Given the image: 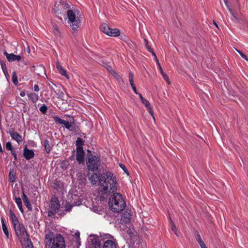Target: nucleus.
Wrapping results in <instances>:
<instances>
[{
    "label": "nucleus",
    "mask_w": 248,
    "mask_h": 248,
    "mask_svg": "<svg viewBox=\"0 0 248 248\" xmlns=\"http://www.w3.org/2000/svg\"><path fill=\"white\" fill-rule=\"evenodd\" d=\"M91 183L93 185H96L99 182L101 186L100 189V199L102 200L106 199L108 195L113 193L117 189L116 177L110 172H103L100 175L94 173L89 178Z\"/></svg>",
    "instance_id": "f257e3e1"
},
{
    "label": "nucleus",
    "mask_w": 248,
    "mask_h": 248,
    "mask_svg": "<svg viewBox=\"0 0 248 248\" xmlns=\"http://www.w3.org/2000/svg\"><path fill=\"white\" fill-rule=\"evenodd\" d=\"M46 248H65L64 237L60 234L49 232L46 234Z\"/></svg>",
    "instance_id": "f03ea898"
},
{
    "label": "nucleus",
    "mask_w": 248,
    "mask_h": 248,
    "mask_svg": "<svg viewBox=\"0 0 248 248\" xmlns=\"http://www.w3.org/2000/svg\"><path fill=\"white\" fill-rule=\"evenodd\" d=\"M108 204L111 210L116 213L123 211L126 205L122 195L118 193H114L110 197Z\"/></svg>",
    "instance_id": "7ed1b4c3"
},
{
    "label": "nucleus",
    "mask_w": 248,
    "mask_h": 248,
    "mask_svg": "<svg viewBox=\"0 0 248 248\" xmlns=\"http://www.w3.org/2000/svg\"><path fill=\"white\" fill-rule=\"evenodd\" d=\"M16 234L20 242L22 240L28 241L29 240V235L22 223H18L13 225Z\"/></svg>",
    "instance_id": "20e7f679"
},
{
    "label": "nucleus",
    "mask_w": 248,
    "mask_h": 248,
    "mask_svg": "<svg viewBox=\"0 0 248 248\" xmlns=\"http://www.w3.org/2000/svg\"><path fill=\"white\" fill-rule=\"evenodd\" d=\"M86 164L89 170L92 171H97L101 164L99 157L95 155H91L88 157Z\"/></svg>",
    "instance_id": "39448f33"
},
{
    "label": "nucleus",
    "mask_w": 248,
    "mask_h": 248,
    "mask_svg": "<svg viewBox=\"0 0 248 248\" xmlns=\"http://www.w3.org/2000/svg\"><path fill=\"white\" fill-rule=\"evenodd\" d=\"M60 208V202L57 197H53L49 204L48 216L52 217L55 215Z\"/></svg>",
    "instance_id": "423d86ee"
},
{
    "label": "nucleus",
    "mask_w": 248,
    "mask_h": 248,
    "mask_svg": "<svg viewBox=\"0 0 248 248\" xmlns=\"http://www.w3.org/2000/svg\"><path fill=\"white\" fill-rule=\"evenodd\" d=\"M101 244L96 241L94 248H100ZM102 248H117L116 244L113 241L108 240L104 242Z\"/></svg>",
    "instance_id": "0eeeda50"
},
{
    "label": "nucleus",
    "mask_w": 248,
    "mask_h": 248,
    "mask_svg": "<svg viewBox=\"0 0 248 248\" xmlns=\"http://www.w3.org/2000/svg\"><path fill=\"white\" fill-rule=\"evenodd\" d=\"M4 55L6 56L7 60L10 62L15 61H19L22 58L20 55H16L14 53L9 54L6 51L4 52Z\"/></svg>",
    "instance_id": "6e6552de"
},
{
    "label": "nucleus",
    "mask_w": 248,
    "mask_h": 248,
    "mask_svg": "<svg viewBox=\"0 0 248 248\" xmlns=\"http://www.w3.org/2000/svg\"><path fill=\"white\" fill-rule=\"evenodd\" d=\"M12 139L15 140L19 144H21L23 141L22 136L16 132L12 129L9 132Z\"/></svg>",
    "instance_id": "1a4fd4ad"
},
{
    "label": "nucleus",
    "mask_w": 248,
    "mask_h": 248,
    "mask_svg": "<svg viewBox=\"0 0 248 248\" xmlns=\"http://www.w3.org/2000/svg\"><path fill=\"white\" fill-rule=\"evenodd\" d=\"M23 156L27 160H30L34 156V153L32 150H30L27 148V145L23 150Z\"/></svg>",
    "instance_id": "9d476101"
},
{
    "label": "nucleus",
    "mask_w": 248,
    "mask_h": 248,
    "mask_svg": "<svg viewBox=\"0 0 248 248\" xmlns=\"http://www.w3.org/2000/svg\"><path fill=\"white\" fill-rule=\"evenodd\" d=\"M85 152L83 149L77 150L76 159L80 164L84 162Z\"/></svg>",
    "instance_id": "9b49d317"
},
{
    "label": "nucleus",
    "mask_w": 248,
    "mask_h": 248,
    "mask_svg": "<svg viewBox=\"0 0 248 248\" xmlns=\"http://www.w3.org/2000/svg\"><path fill=\"white\" fill-rule=\"evenodd\" d=\"M56 68L62 76L65 77L67 79L69 78V76L67 74L66 70L62 68V66L58 61L56 62Z\"/></svg>",
    "instance_id": "f8f14e48"
},
{
    "label": "nucleus",
    "mask_w": 248,
    "mask_h": 248,
    "mask_svg": "<svg viewBox=\"0 0 248 248\" xmlns=\"http://www.w3.org/2000/svg\"><path fill=\"white\" fill-rule=\"evenodd\" d=\"M23 202H24L25 205L28 209L29 211L32 210V206L30 203V200H29L27 195L23 192V197H22Z\"/></svg>",
    "instance_id": "ddd939ff"
},
{
    "label": "nucleus",
    "mask_w": 248,
    "mask_h": 248,
    "mask_svg": "<svg viewBox=\"0 0 248 248\" xmlns=\"http://www.w3.org/2000/svg\"><path fill=\"white\" fill-rule=\"evenodd\" d=\"M67 15L69 20V21L74 22V21L77 20V19L76 18V14L75 13L71 10H68L67 11Z\"/></svg>",
    "instance_id": "4468645a"
},
{
    "label": "nucleus",
    "mask_w": 248,
    "mask_h": 248,
    "mask_svg": "<svg viewBox=\"0 0 248 248\" xmlns=\"http://www.w3.org/2000/svg\"><path fill=\"white\" fill-rule=\"evenodd\" d=\"M64 124L63 125L65 127V128L71 131H74L75 130V127L74 125V122H69L68 121H65Z\"/></svg>",
    "instance_id": "2eb2a0df"
},
{
    "label": "nucleus",
    "mask_w": 248,
    "mask_h": 248,
    "mask_svg": "<svg viewBox=\"0 0 248 248\" xmlns=\"http://www.w3.org/2000/svg\"><path fill=\"white\" fill-rule=\"evenodd\" d=\"M100 29L104 33L109 35V32L110 31V28L106 23H103L101 25Z\"/></svg>",
    "instance_id": "dca6fc26"
},
{
    "label": "nucleus",
    "mask_w": 248,
    "mask_h": 248,
    "mask_svg": "<svg viewBox=\"0 0 248 248\" xmlns=\"http://www.w3.org/2000/svg\"><path fill=\"white\" fill-rule=\"evenodd\" d=\"M9 215L10 218L12 220V222L13 225H15L16 224L19 223L17 217H16L15 213L11 210H10L9 211Z\"/></svg>",
    "instance_id": "f3484780"
},
{
    "label": "nucleus",
    "mask_w": 248,
    "mask_h": 248,
    "mask_svg": "<svg viewBox=\"0 0 248 248\" xmlns=\"http://www.w3.org/2000/svg\"><path fill=\"white\" fill-rule=\"evenodd\" d=\"M28 96L29 98L32 102L33 103H35L39 99L38 95L33 93H31L28 94Z\"/></svg>",
    "instance_id": "a211bd4d"
},
{
    "label": "nucleus",
    "mask_w": 248,
    "mask_h": 248,
    "mask_svg": "<svg viewBox=\"0 0 248 248\" xmlns=\"http://www.w3.org/2000/svg\"><path fill=\"white\" fill-rule=\"evenodd\" d=\"M131 215L127 211H125L122 215V219L125 223L130 221Z\"/></svg>",
    "instance_id": "6ab92c4d"
},
{
    "label": "nucleus",
    "mask_w": 248,
    "mask_h": 248,
    "mask_svg": "<svg viewBox=\"0 0 248 248\" xmlns=\"http://www.w3.org/2000/svg\"><path fill=\"white\" fill-rule=\"evenodd\" d=\"M44 147L46 153L47 154L50 153L51 151V143L48 140H45L44 143Z\"/></svg>",
    "instance_id": "aec40b11"
},
{
    "label": "nucleus",
    "mask_w": 248,
    "mask_h": 248,
    "mask_svg": "<svg viewBox=\"0 0 248 248\" xmlns=\"http://www.w3.org/2000/svg\"><path fill=\"white\" fill-rule=\"evenodd\" d=\"M71 23H72L71 25L72 30L74 31H77L80 26V20L79 19H77V20L74 21V22H71Z\"/></svg>",
    "instance_id": "412c9836"
},
{
    "label": "nucleus",
    "mask_w": 248,
    "mask_h": 248,
    "mask_svg": "<svg viewBox=\"0 0 248 248\" xmlns=\"http://www.w3.org/2000/svg\"><path fill=\"white\" fill-rule=\"evenodd\" d=\"M16 173L14 170H10L9 174V181L11 182H14L16 179Z\"/></svg>",
    "instance_id": "4be33fe9"
},
{
    "label": "nucleus",
    "mask_w": 248,
    "mask_h": 248,
    "mask_svg": "<svg viewBox=\"0 0 248 248\" xmlns=\"http://www.w3.org/2000/svg\"><path fill=\"white\" fill-rule=\"evenodd\" d=\"M84 144L83 140L80 138H78L76 141L77 150L83 149L82 145Z\"/></svg>",
    "instance_id": "5701e85b"
},
{
    "label": "nucleus",
    "mask_w": 248,
    "mask_h": 248,
    "mask_svg": "<svg viewBox=\"0 0 248 248\" xmlns=\"http://www.w3.org/2000/svg\"><path fill=\"white\" fill-rule=\"evenodd\" d=\"M120 34V31L117 29H110V31L109 32V35L110 36H118Z\"/></svg>",
    "instance_id": "b1692460"
},
{
    "label": "nucleus",
    "mask_w": 248,
    "mask_h": 248,
    "mask_svg": "<svg viewBox=\"0 0 248 248\" xmlns=\"http://www.w3.org/2000/svg\"><path fill=\"white\" fill-rule=\"evenodd\" d=\"M229 11L230 12L232 16L234 17V18L237 21H240L241 18L238 16L237 14L235 13L229 5L227 6Z\"/></svg>",
    "instance_id": "393cba45"
},
{
    "label": "nucleus",
    "mask_w": 248,
    "mask_h": 248,
    "mask_svg": "<svg viewBox=\"0 0 248 248\" xmlns=\"http://www.w3.org/2000/svg\"><path fill=\"white\" fill-rule=\"evenodd\" d=\"M60 6H61V9L60 10H64L65 9H67L69 8V6L68 3L64 1V0H61L60 1Z\"/></svg>",
    "instance_id": "a878e982"
},
{
    "label": "nucleus",
    "mask_w": 248,
    "mask_h": 248,
    "mask_svg": "<svg viewBox=\"0 0 248 248\" xmlns=\"http://www.w3.org/2000/svg\"><path fill=\"white\" fill-rule=\"evenodd\" d=\"M197 240L198 242L199 243L201 248H207L204 242L202 241L201 236L200 235L198 232H197Z\"/></svg>",
    "instance_id": "bb28decb"
},
{
    "label": "nucleus",
    "mask_w": 248,
    "mask_h": 248,
    "mask_svg": "<svg viewBox=\"0 0 248 248\" xmlns=\"http://www.w3.org/2000/svg\"><path fill=\"white\" fill-rule=\"evenodd\" d=\"M16 202L17 204L20 211L23 213V209L22 207V201L20 198H16Z\"/></svg>",
    "instance_id": "cd10ccee"
},
{
    "label": "nucleus",
    "mask_w": 248,
    "mask_h": 248,
    "mask_svg": "<svg viewBox=\"0 0 248 248\" xmlns=\"http://www.w3.org/2000/svg\"><path fill=\"white\" fill-rule=\"evenodd\" d=\"M52 30L55 33L56 35L60 36V31L58 28V27L57 25L53 24L52 26Z\"/></svg>",
    "instance_id": "c85d7f7f"
},
{
    "label": "nucleus",
    "mask_w": 248,
    "mask_h": 248,
    "mask_svg": "<svg viewBox=\"0 0 248 248\" xmlns=\"http://www.w3.org/2000/svg\"><path fill=\"white\" fill-rule=\"evenodd\" d=\"M0 65H1V68L3 70V72L4 74V75H5V76H7V75H8V72H7V68H6V64H5V63L3 62H2L0 61Z\"/></svg>",
    "instance_id": "c756f323"
},
{
    "label": "nucleus",
    "mask_w": 248,
    "mask_h": 248,
    "mask_svg": "<svg viewBox=\"0 0 248 248\" xmlns=\"http://www.w3.org/2000/svg\"><path fill=\"white\" fill-rule=\"evenodd\" d=\"M54 120L56 123H59L61 124H64L65 120L62 119L58 116H55L54 117Z\"/></svg>",
    "instance_id": "7c9ffc66"
},
{
    "label": "nucleus",
    "mask_w": 248,
    "mask_h": 248,
    "mask_svg": "<svg viewBox=\"0 0 248 248\" xmlns=\"http://www.w3.org/2000/svg\"><path fill=\"white\" fill-rule=\"evenodd\" d=\"M12 81L14 84L17 85L18 84L17 77L15 72H13Z\"/></svg>",
    "instance_id": "2f4dec72"
},
{
    "label": "nucleus",
    "mask_w": 248,
    "mask_h": 248,
    "mask_svg": "<svg viewBox=\"0 0 248 248\" xmlns=\"http://www.w3.org/2000/svg\"><path fill=\"white\" fill-rule=\"evenodd\" d=\"M3 231L6 236L7 239L9 238V232L6 224H3L2 226Z\"/></svg>",
    "instance_id": "473e14b6"
},
{
    "label": "nucleus",
    "mask_w": 248,
    "mask_h": 248,
    "mask_svg": "<svg viewBox=\"0 0 248 248\" xmlns=\"http://www.w3.org/2000/svg\"><path fill=\"white\" fill-rule=\"evenodd\" d=\"M129 80L131 86L134 85V75L131 72H129Z\"/></svg>",
    "instance_id": "72a5a7b5"
},
{
    "label": "nucleus",
    "mask_w": 248,
    "mask_h": 248,
    "mask_svg": "<svg viewBox=\"0 0 248 248\" xmlns=\"http://www.w3.org/2000/svg\"><path fill=\"white\" fill-rule=\"evenodd\" d=\"M6 148L7 150L10 151L11 152L14 150L10 142H7L6 143Z\"/></svg>",
    "instance_id": "f704fd0d"
},
{
    "label": "nucleus",
    "mask_w": 248,
    "mask_h": 248,
    "mask_svg": "<svg viewBox=\"0 0 248 248\" xmlns=\"http://www.w3.org/2000/svg\"><path fill=\"white\" fill-rule=\"evenodd\" d=\"M40 111L43 113V114H46L47 109V107L45 105H43L42 106H41L40 108Z\"/></svg>",
    "instance_id": "c9c22d12"
},
{
    "label": "nucleus",
    "mask_w": 248,
    "mask_h": 248,
    "mask_svg": "<svg viewBox=\"0 0 248 248\" xmlns=\"http://www.w3.org/2000/svg\"><path fill=\"white\" fill-rule=\"evenodd\" d=\"M73 206L70 203H66L65 211L66 212H70L72 210Z\"/></svg>",
    "instance_id": "e433bc0d"
},
{
    "label": "nucleus",
    "mask_w": 248,
    "mask_h": 248,
    "mask_svg": "<svg viewBox=\"0 0 248 248\" xmlns=\"http://www.w3.org/2000/svg\"><path fill=\"white\" fill-rule=\"evenodd\" d=\"M144 44L146 47V48H147V49L149 51H152V48L150 46H149L148 45V41H147V39H144Z\"/></svg>",
    "instance_id": "4c0bfd02"
},
{
    "label": "nucleus",
    "mask_w": 248,
    "mask_h": 248,
    "mask_svg": "<svg viewBox=\"0 0 248 248\" xmlns=\"http://www.w3.org/2000/svg\"><path fill=\"white\" fill-rule=\"evenodd\" d=\"M161 75H162V77H163L164 79L167 82V83L169 84H170V82L168 76L164 73L161 74Z\"/></svg>",
    "instance_id": "58836bf2"
},
{
    "label": "nucleus",
    "mask_w": 248,
    "mask_h": 248,
    "mask_svg": "<svg viewBox=\"0 0 248 248\" xmlns=\"http://www.w3.org/2000/svg\"><path fill=\"white\" fill-rule=\"evenodd\" d=\"M236 50L237 51V52H238L240 55H241V56L245 60H247V61H248V58L246 56V55L245 54H244L242 52H241L240 50H238L237 49H236Z\"/></svg>",
    "instance_id": "ea45409f"
},
{
    "label": "nucleus",
    "mask_w": 248,
    "mask_h": 248,
    "mask_svg": "<svg viewBox=\"0 0 248 248\" xmlns=\"http://www.w3.org/2000/svg\"><path fill=\"white\" fill-rule=\"evenodd\" d=\"M171 230L174 232V233L175 234V235L176 236H178V234L177 232V229H176V226L174 225V224L173 222H172V224L171 225Z\"/></svg>",
    "instance_id": "a19ab883"
},
{
    "label": "nucleus",
    "mask_w": 248,
    "mask_h": 248,
    "mask_svg": "<svg viewBox=\"0 0 248 248\" xmlns=\"http://www.w3.org/2000/svg\"><path fill=\"white\" fill-rule=\"evenodd\" d=\"M11 154L14 157V161H13V163L15 164V162L17 160V155L15 150H14V151H12Z\"/></svg>",
    "instance_id": "79ce46f5"
},
{
    "label": "nucleus",
    "mask_w": 248,
    "mask_h": 248,
    "mask_svg": "<svg viewBox=\"0 0 248 248\" xmlns=\"http://www.w3.org/2000/svg\"><path fill=\"white\" fill-rule=\"evenodd\" d=\"M120 167L126 173V174L127 175H128V170L127 169H126V168L125 167V166L124 165V164H120Z\"/></svg>",
    "instance_id": "37998d69"
},
{
    "label": "nucleus",
    "mask_w": 248,
    "mask_h": 248,
    "mask_svg": "<svg viewBox=\"0 0 248 248\" xmlns=\"http://www.w3.org/2000/svg\"><path fill=\"white\" fill-rule=\"evenodd\" d=\"M27 245L26 247V248H33V245L31 241V240L29 239V240L27 241Z\"/></svg>",
    "instance_id": "c03bdc74"
},
{
    "label": "nucleus",
    "mask_w": 248,
    "mask_h": 248,
    "mask_svg": "<svg viewBox=\"0 0 248 248\" xmlns=\"http://www.w3.org/2000/svg\"><path fill=\"white\" fill-rule=\"evenodd\" d=\"M142 104H143L146 107H149V105H150L149 102L145 99L143 101L141 102Z\"/></svg>",
    "instance_id": "a18cd8bd"
},
{
    "label": "nucleus",
    "mask_w": 248,
    "mask_h": 248,
    "mask_svg": "<svg viewBox=\"0 0 248 248\" xmlns=\"http://www.w3.org/2000/svg\"><path fill=\"white\" fill-rule=\"evenodd\" d=\"M54 6H55V8L56 9L55 10L59 11V10H60L61 6H60V1H59L58 2H56Z\"/></svg>",
    "instance_id": "49530a36"
},
{
    "label": "nucleus",
    "mask_w": 248,
    "mask_h": 248,
    "mask_svg": "<svg viewBox=\"0 0 248 248\" xmlns=\"http://www.w3.org/2000/svg\"><path fill=\"white\" fill-rule=\"evenodd\" d=\"M146 108L148 109V112H149V113L152 116H153L154 113H153V111L152 110V107L151 106V105H149V107H146Z\"/></svg>",
    "instance_id": "de8ad7c7"
},
{
    "label": "nucleus",
    "mask_w": 248,
    "mask_h": 248,
    "mask_svg": "<svg viewBox=\"0 0 248 248\" xmlns=\"http://www.w3.org/2000/svg\"><path fill=\"white\" fill-rule=\"evenodd\" d=\"M157 65H158V67H159V71H160V72L161 74L163 73H164V72H163V71L162 68H161V65H160V63H159V62L158 60H157Z\"/></svg>",
    "instance_id": "09e8293b"
},
{
    "label": "nucleus",
    "mask_w": 248,
    "mask_h": 248,
    "mask_svg": "<svg viewBox=\"0 0 248 248\" xmlns=\"http://www.w3.org/2000/svg\"><path fill=\"white\" fill-rule=\"evenodd\" d=\"M131 87H132V89H133V91L134 92V93H136V94H138V92H137V89H136V87H135V85H131Z\"/></svg>",
    "instance_id": "8fccbe9b"
},
{
    "label": "nucleus",
    "mask_w": 248,
    "mask_h": 248,
    "mask_svg": "<svg viewBox=\"0 0 248 248\" xmlns=\"http://www.w3.org/2000/svg\"><path fill=\"white\" fill-rule=\"evenodd\" d=\"M34 90L35 92H38L39 91V86L37 85H35L34 86Z\"/></svg>",
    "instance_id": "3c124183"
},
{
    "label": "nucleus",
    "mask_w": 248,
    "mask_h": 248,
    "mask_svg": "<svg viewBox=\"0 0 248 248\" xmlns=\"http://www.w3.org/2000/svg\"><path fill=\"white\" fill-rule=\"evenodd\" d=\"M150 52L152 53V55L155 57V59L156 61L157 62V60H158V59L157 58V57H156L155 53L153 51V49H152V51H150Z\"/></svg>",
    "instance_id": "603ef678"
},
{
    "label": "nucleus",
    "mask_w": 248,
    "mask_h": 248,
    "mask_svg": "<svg viewBox=\"0 0 248 248\" xmlns=\"http://www.w3.org/2000/svg\"><path fill=\"white\" fill-rule=\"evenodd\" d=\"M66 212L65 211V209L61 212V213L59 214L60 216H63Z\"/></svg>",
    "instance_id": "864d4df0"
},
{
    "label": "nucleus",
    "mask_w": 248,
    "mask_h": 248,
    "mask_svg": "<svg viewBox=\"0 0 248 248\" xmlns=\"http://www.w3.org/2000/svg\"><path fill=\"white\" fill-rule=\"evenodd\" d=\"M106 68L109 71H112V68H111V66H110L109 65H107Z\"/></svg>",
    "instance_id": "5fc2aeb1"
},
{
    "label": "nucleus",
    "mask_w": 248,
    "mask_h": 248,
    "mask_svg": "<svg viewBox=\"0 0 248 248\" xmlns=\"http://www.w3.org/2000/svg\"><path fill=\"white\" fill-rule=\"evenodd\" d=\"M0 219H1V224H2V226L3 225V224H5V223L4 222V218L3 217H1Z\"/></svg>",
    "instance_id": "6e6d98bb"
},
{
    "label": "nucleus",
    "mask_w": 248,
    "mask_h": 248,
    "mask_svg": "<svg viewBox=\"0 0 248 248\" xmlns=\"http://www.w3.org/2000/svg\"><path fill=\"white\" fill-rule=\"evenodd\" d=\"M79 235H80V233L78 232H76L75 233V235L77 237V238H79Z\"/></svg>",
    "instance_id": "4d7b16f0"
},
{
    "label": "nucleus",
    "mask_w": 248,
    "mask_h": 248,
    "mask_svg": "<svg viewBox=\"0 0 248 248\" xmlns=\"http://www.w3.org/2000/svg\"><path fill=\"white\" fill-rule=\"evenodd\" d=\"M26 93H25V92H21L20 93V95L22 97H23L25 95Z\"/></svg>",
    "instance_id": "13d9d810"
},
{
    "label": "nucleus",
    "mask_w": 248,
    "mask_h": 248,
    "mask_svg": "<svg viewBox=\"0 0 248 248\" xmlns=\"http://www.w3.org/2000/svg\"><path fill=\"white\" fill-rule=\"evenodd\" d=\"M113 75L114 77H115L116 78L117 77H119V75L116 73L114 71H113Z\"/></svg>",
    "instance_id": "bf43d9fd"
},
{
    "label": "nucleus",
    "mask_w": 248,
    "mask_h": 248,
    "mask_svg": "<svg viewBox=\"0 0 248 248\" xmlns=\"http://www.w3.org/2000/svg\"><path fill=\"white\" fill-rule=\"evenodd\" d=\"M225 4H226V7L227 6V5H229L228 4V1H227V0H223Z\"/></svg>",
    "instance_id": "052dcab7"
},
{
    "label": "nucleus",
    "mask_w": 248,
    "mask_h": 248,
    "mask_svg": "<svg viewBox=\"0 0 248 248\" xmlns=\"http://www.w3.org/2000/svg\"><path fill=\"white\" fill-rule=\"evenodd\" d=\"M140 99L141 101L142 102L145 99V98L142 96L141 98H140Z\"/></svg>",
    "instance_id": "680f3d73"
},
{
    "label": "nucleus",
    "mask_w": 248,
    "mask_h": 248,
    "mask_svg": "<svg viewBox=\"0 0 248 248\" xmlns=\"http://www.w3.org/2000/svg\"><path fill=\"white\" fill-rule=\"evenodd\" d=\"M140 99L141 101L142 102L145 99V98L142 96L141 98H140Z\"/></svg>",
    "instance_id": "e2e57ef3"
},
{
    "label": "nucleus",
    "mask_w": 248,
    "mask_h": 248,
    "mask_svg": "<svg viewBox=\"0 0 248 248\" xmlns=\"http://www.w3.org/2000/svg\"><path fill=\"white\" fill-rule=\"evenodd\" d=\"M214 25H215L217 28H218V26H217V23H216L215 21H214Z\"/></svg>",
    "instance_id": "0e129e2a"
},
{
    "label": "nucleus",
    "mask_w": 248,
    "mask_h": 248,
    "mask_svg": "<svg viewBox=\"0 0 248 248\" xmlns=\"http://www.w3.org/2000/svg\"><path fill=\"white\" fill-rule=\"evenodd\" d=\"M138 94H139V96L140 98H141V97H142V96L141 93H138Z\"/></svg>",
    "instance_id": "69168bd1"
}]
</instances>
